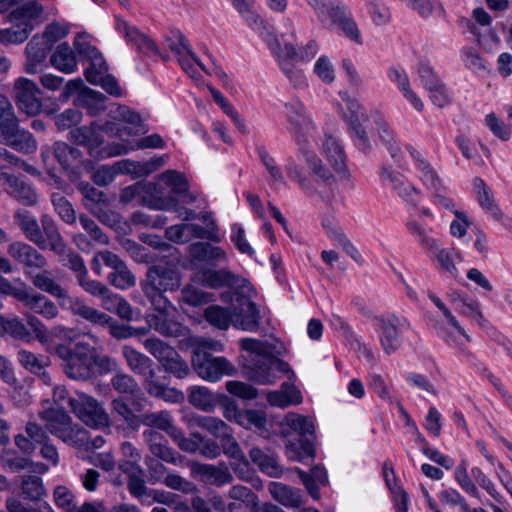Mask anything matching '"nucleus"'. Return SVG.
<instances>
[{"label":"nucleus","instance_id":"f257e3e1","mask_svg":"<svg viewBox=\"0 0 512 512\" xmlns=\"http://www.w3.org/2000/svg\"><path fill=\"white\" fill-rule=\"evenodd\" d=\"M284 108L289 123L288 130L298 145L297 160L308 169L310 177L303 173L296 159L292 157L287 159L286 173L305 194L320 195L324 199L317 186L331 187L336 184V178L317 154L307 146L306 137L314 130V124L300 101L288 102Z\"/></svg>","mask_w":512,"mask_h":512},{"label":"nucleus","instance_id":"f03ea898","mask_svg":"<svg viewBox=\"0 0 512 512\" xmlns=\"http://www.w3.org/2000/svg\"><path fill=\"white\" fill-rule=\"evenodd\" d=\"M190 267H192V244L186 247V255H182L175 249L148 268L141 287L153 307H172V302L165 294L180 289L183 280L182 271Z\"/></svg>","mask_w":512,"mask_h":512},{"label":"nucleus","instance_id":"7ed1b4c3","mask_svg":"<svg viewBox=\"0 0 512 512\" xmlns=\"http://www.w3.org/2000/svg\"><path fill=\"white\" fill-rule=\"evenodd\" d=\"M55 354L62 359L66 376L73 380L87 381L96 375L116 372L119 368L114 358L100 354L96 347L85 341H77L73 347L58 344Z\"/></svg>","mask_w":512,"mask_h":512},{"label":"nucleus","instance_id":"20e7f679","mask_svg":"<svg viewBox=\"0 0 512 512\" xmlns=\"http://www.w3.org/2000/svg\"><path fill=\"white\" fill-rule=\"evenodd\" d=\"M240 346L248 353L243 365L246 377L260 385H272L281 375L294 377L290 365L273 355L274 347L267 341L243 338Z\"/></svg>","mask_w":512,"mask_h":512},{"label":"nucleus","instance_id":"39448f33","mask_svg":"<svg viewBox=\"0 0 512 512\" xmlns=\"http://www.w3.org/2000/svg\"><path fill=\"white\" fill-rule=\"evenodd\" d=\"M152 200L162 202V208H155V211H174L178 217L188 221L191 210L184 205L189 203V182L181 172L177 170H166L159 174L154 181L148 182Z\"/></svg>","mask_w":512,"mask_h":512},{"label":"nucleus","instance_id":"423d86ee","mask_svg":"<svg viewBox=\"0 0 512 512\" xmlns=\"http://www.w3.org/2000/svg\"><path fill=\"white\" fill-rule=\"evenodd\" d=\"M8 255L22 265L25 276L33 286L52 296L63 295L62 286L54 278L48 267V260L32 245L23 241H14L7 247Z\"/></svg>","mask_w":512,"mask_h":512},{"label":"nucleus","instance_id":"0eeeda50","mask_svg":"<svg viewBox=\"0 0 512 512\" xmlns=\"http://www.w3.org/2000/svg\"><path fill=\"white\" fill-rule=\"evenodd\" d=\"M220 242L208 240L194 242V283L209 288L216 280L215 275L226 272L229 262L227 252L217 245Z\"/></svg>","mask_w":512,"mask_h":512},{"label":"nucleus","instance_id":"6e6552de","mask_svg":"<svg viewBox=\"0 0 512 512\" xmlns=\"http://www.w3.org/2000/svg\"><path fill=\"white\" fill-rule=\"evenodd\" d=\"M124 130L125 128H117L110 122H106L99 126L98 123L94 121L89 126H81L70 130L69 140L76 145L87 147L88 152L92 157H114L115 155H110V152L114 150L117 143L103 147L104 139L100 132L102 131L109 136H116L120 140H124Z\"/></svg>","mask_w":512,"mask_h":512},{"label":"nucleus","instance_id":"1a4fd4ad","mask_svg":"<svg viewBox=\"0 0 512 512\" xmlns=\"http://www.w3.org/2000/svg\"><path fill=\"white\" fill-rule=\"evenodd\" d=\"M38 417L45 422V428L49 433L70 446H79L84 442L85 431L63 409H55L52 406L43 408L38 412Z\"/></svg>","mask_w":512,"mask_h":512},{"label":"nucleus","instance_id":"9d476101","mask_svg":"<svg viewBox=\"0 0 512 512\" xmlns=\"http://www.w3.org/2000/svg\"><path fill=\"white\" fill-rule=\"evenodd\" d=\"M216 280L208 289L218 290L224 287L229 288L220 294V299L224 303L231 305H247L254 303L252 298L256 295V290L251 282L239 274L234 273L230 269L215 275Z\"/></svg>","mask_w":512,"mask_h":512},{"label":"nucleus","instance_id":"9b49d317","mask_svg":"<svg viewBox=\"0 0 512 512\" xmlns=\"http://www.w3.org/2000/svg\"><path fill=\"white\" fill-rule=\"evenodd\" d=\"M409 232L419 244L427 251L431 258L437 259L441 268L449 274L456 276L458 270L455 262L461 261V255L454 249L441 248L436 239L429 235V231L415 220H409L406 224Z\"/></svg>","mask_w":512,"mask_h":512},{"label":"nucleus","instance_id":"f8f14e48","mask_svg":"<svg viewBox=\"0 0 512 512\" xmlns=\"http://www.w3.org/2000/svg\"><path fill=\"white\" fill-rule=\"evenodd\" d=\"M42 226L45 235L50 240V247L48 249L54 252L60 261L76 274L77 280L86 275L88 270L83 258L67 247L55 221L50 216L43 215Z\"/></svg>","mask_w":512,"mask_h":512},{"label":"nucleus","instance_id":"ddd939ff","mask_svg":"<svg viewBox=\"0 0 512 512\" xmlns=\"http://www.w3.org/2000/svg\"><path fill=\"white\" fill-rule=\"evenodd\" d=\"M204 340L194 337V371L202 378L211 382H216L223 375H233L234 366L223 357H214L204 352L201 355L200 346Z\"/></svg>","mask_w":512,"mask_h":512},{"label":"nucleus","instance_id":"4468645a","mask_svg":"<svg viewBox=\"0 0 512 512\" xmlns=\"http://www.w3.org/2000/svg\"><path fill=\"white\" fill-rule=\"evenodd\" d=\"M69 408L87 426L96 429L109 426L108 413L92 396L77 393L76 399H69Z\"/></svg>","mask_w":512,"mask_h":512},{"label":"nucleus","instance_id":"2eb2a0df","mask_svg":"<svg viewBox=\"0 0 512 512\" xmlns=\"http://www.w3.org/2000/svg\"><path fill=\"white\" fill-rule=\"evenodd\" d=\"M194 239L221 242L220 227L213 211L208 209V202L202 194H194Z\"/></svg>","mask_w":512,"mask_h":512},{"label":"nucleus","instance_id":"dca6fc26","mask_svg":"<svg viewBox=\"0 0 512 512\" xmlns=\"http://www.w3.org/2000/svg\"><path fill=\"white\" fill-rule=\"evenodd\" d=\"M62 294L63 295H54L53 297L59 299L60 305L71 311L73 315L79 316L86 321L101 327H107V325L111 323V316L87 305L83 299L69 295L67 290L63 287Z\"/></svg>","mask_w":512,"mask_h":512},{"label":"nucleus","instance_id":"f3484780","mask_svg":"<svg viewBox=\"0 0 512 512\" xmlns=\"http://www.w3.org/2000/svg\"><path fill=\"white\" fill-rule=\"evenodd\" d=\"M153 308L154 313L150 314L147 319L152 329L165 337L179 338L189 336L190 330L188 326L170 317L169 310H176L173 304L172 307Z\"/></svg>","mask_w":512,"mask_h":512},{"label":"nucleus","instance_id":"a211bd4d","mask_svg":"<svg viewBox=\"0 0 512 512\" xmlns=\"http://www.w3.org/2000/svg\"><path fill=\"white\" fill-rule=\"evenodd\" d=\"M15 100L18 108L27 115H36L40 112L42 103L39 98L40 90L28 78H19L14 84Z\"/></svg>","mask_w":512,"mask_h":512},{"label":"nucleus","instance_id":"6ab92c4d","mask_svg":"<svg viewBox=\"0 0 512 512\" xmlns=\"http://www.w3.org/2000/svg\"><path fill=\"white\" fill-rule=\"evenodd\" d=\"M49 438V434L41 424L35 420H29L24 431L15 435L14 444L23 455L31 456L36 449Z\"/></svg>","mask_w":512,"mask_h":512},{"label":"nucleus","instance_id":"aec40b11","mask_svg":"<svg viewBox=\"0 0 512 512\" xmlns=\"http://www.w3.org/2000/svg\"><path fill=\"white\" fill-rule=\"evenodd\" d=\"M14 219L30 242L42 250L50 247V240L43 230L42 219L39 224L35 216L25 209H18L15 212Z\"/></svg>","mask_w":512,"mask_h":512},{"label":"nucleus","instance_id":"412c9836","mask_svg":"<svg viewBox=\"0 0 512 512\" xmlns=\"http://www.w3.org/2000/svg\"><path fill=\"white\" fill-rule=\"evenodd\" d=\"M380 330V342L386 354L394 353L401 345L399 337V327H408L409 323L404 318L391 315L389 317H381L378 319Z\"/></svg>","mask_w":512,"mask_h":512},{"label":"nucleus","instance_id":"4be33fe9","mask_svg":"<svg viewBox=\"0 0 512 512\" xmlns=\"http://www.w3.org/2000/svg\"><path fill=\"white\" fill-rule=\"evenodd\" d=\"M117 30L123 34L128 43L133 45L139 52L149 56H161L156 43L147 35L141 33L135 26H131L125 20L117 18Z\"/></svg>","mask_w":512,"mask_h":512},{"label":"nucleus","instance_id":"5701e85b","mask_svg":"<svg viewBox=\"0 0 512 512\" xmlns=\"http://www.w3.org/2000/svg\"><path fill=\"white\" fill-rule=\"evenodd\" d=\"M166 46L174 53L179 65L188 75L192 72V51L188 38L178 29H171L165 37Z\"/></svg>","mask_w":512,"mask_h":512},{"label":"nucleus","instance_id":"b1692460","mask_svg":"<svg viewBox=\"0 0 512 512\" xmlns=\"http://www.w3.org/2000/svg\"><path fill=\"white\" fill-rule=\"evenodd\" d=\"M234 9L241 15L246 24L256 31L263 39L272 34V27L255 10V0H230Z\"/></svg>","mask_w":512,"mask_h":512},{"label":"nucleus","instance_id":"393cba45","mask_svg":"<svg viewBox=\"0 0 512 512\" xmlns=\"http://www.w3.org/2000/svg\"><path fill=\"white\" fill-rule=\"evenodd\" d=\"M194 474L203 483L216 487L230 484L234 479L225 462H219L218 465L194 462Z\"/></svg>","mask_w":512,"mask_h":512},{"label":"nucleus","instance_id":"a878e982","mask_svg":"<svg viewBox=\"0 0 512 512\" xmlns=\"http://www.w3.org/2000/svg\"><path fill=\"white\" fill-rule=\"evenodd\" d=\"M53 155L63 169L67 170L80 162L82 153L66 142L56 141L52 146H43L41 149V158L47 164L49 157Z\"/></svg>","mask_w":512,"mask_h":512},{"label":"nucleus","instance_id":"bb28decb","mask_svg":"<svg viewBox=\"0 0 512 512\" xmlns=\"http://www.w3.org/2000/svg\"><path fill=\"white\" fill-rule=\"evenodd\" d=\"M232 325L243 331L256 332L260 325V310L257 304L231 305Z\"/></svg>","mask_w":512,"mask_h":512},{"label":"nucleus","instance_id":"cd10ccee","mask_svg":"<svg viewBox=\"0 0 512 512\" xmlns=\"http://www.w3.org/2000/svg\"><path fill=\"white\" fill-rule=\"evenodd\" d=\"M42 13V5L33 1L28 2L10 13V22L20 29H28L27 33L30 34L34 27L41 22Z\"/></svg>","mask_w":512,"mask_h":512},{"label":"nucleus","instance_id":"c85d7f7f","mask_svg":"<svg viewBox=\"0 0 512 512\" xmlns=\"http://www.w3.org/2000/svg\"><path fill=\"white\" fill-rule=\"evenodd\" d=\"M19 301L25 307L43 316L45 319L51 320L58 316L59 312L55 303L45 295L33 292L30 288H26L24 294L20 295Z\"/></svg>","mask_w":512,"mask_h":512},{"label":"nucleus","instance_id":"c756f323","mask_svg":"<svg viewBox=\"0 0 512 512\" xmlns=\"http://www.w3.org/2000/svg\"><path fill=\"white\" fill-rule=\"evenodd\" d=\"M7 184V193L26 206H34L38 201L35 189L23 178L11 174H3Z\"/></svg>","mask_w":512,"mask_h":512},{"label":"nucleus","instance_id":"7c9ffc66","mask_svg":"<svg viewBox=\"0 0 512 512\" xmlns=\"http://www.w3.org/2000/svg\"><path fill=\"white\" fill-rule=\"evenodd\" d=\"M132 201H137L139 205L147 207L151 210H155V208H162V202L152 200L151 192L148 188V182H138L122 189L120 194V202L123 204H128Z\"/></svg>","mask_w":512,"mask_h":512},{"label":"nucleus","instance_id":"2f4dec72","mask_svg":"<svg viewBox=\"0 0 512 512\" xmlns=\"http://www.w3.org/2000/svg\"><path fill=\"white\" fill-rule=\"evenodd\" d=\"M105 265L113 269V272L108 276L111 285L118 289H128L134 286L135 276L118 255L108 256L105 259Z\"/></svg>","mask_w":512,"mask_h":512},{"label":"nucleus","instance_id":"473e14b6","mask_svg":"<svg viewBox=\"0 0 512 512\" xmlns=\"http://www.w3.org/2000/svg\"><path fill=\"white\" fill-rule=\"evenodd\" d=\"M472 186L480 207L495 220H501L503 213L495 200L491 188L481 177H474Z\"/></svg>","mask_w":512,"mask_h":512},{"label":"nucleus","instance_id":"72a5a7b5","mask_svg":"<svg viewBox=\"0 0 512 512\" xmlns=\"http://www.w3.org/2000/svg\"><path fill=\"white\" fill-rule=\"evenodd\" d=\"M381 176L391 185L392 189L396 191L402 199L408 203L416 204L414 195L418 194L419 191L406 179L404 175L400 172L384 167L382 168Z\"/></svg>","mask_w":512,"mask_h":512},{"label":"nucleus","instance_id":"f704fd0d","mask_svg":"<svg viewBox=\"0 0 512 512\" xmlns=\"http://www.w3.org/2000/svg\"><path fill=\"white\" fill-rule=\"evenodd\" d=\"M51 49L52 46L45 40V37L35 35L26 46L28 58L26 71L30 74L36 73L38 65L46 60Z\"/></svg>","mask_w":512,"mask_h":512},{"label":"nucleus","instance_id":"c9c22d12","mask_svg":"<svg viewBox=\"0 0 512 512\" xmlns=\"http://www.w3.org/2000/svg\"><path fill=\"white\" fill-rule=\"evenodd\" d=\"M8 146L23 154H32L36 152L38 143L33 134L25 129H21L19 124L10 133L2 136Z\"/></svg>","mask_w":512,"mask_h":512},{"label":"nucleus","instance_id":"e433bc0d","mask_svg":"<svg viewBox=\"0 0 512 512\" xmlns=\"http://www.w3.org/2000/svg\"><path fill=\"white\" fill-rule=\"evenodd\" d=\"M266 399L272 406L286 408L290 405H297L302 402L300 390L292 383L284 382L280 389L267 393Z\"/></svg>","mask_w":512,"mask_h":512},{"label":"nucleus","instance_id":"4c0bfd02","mask_svg":"<svg viewBox=\"0 0 512 512\" xmlns=\"http://www.w3.org/2000/svg\"><path fill=\"white\" fill-rule=\"evenodd\" d=\"M367 121V115L364 113L363 108L359 106H357L356 111H352L348 119V125L351 131V135L354 138L355 145L364 153H367L371 147L366 130L363 126V124Z\"/></svg>","mask_w":512,"mask_h":512},{"label":"nucleus","instance_id":"58836bf2","mask_svg":"<svg viewBox=\"0 0 512 512\" xmlns=\"http://www.w3.org/2000/svg\"><path fill=\"white\" fill-rule=\"evenodd\" d=\"M165 146V141L159 134H151L146 137H143L139 140H129L128 138H124L121 140V143H117L114 147V150L110 152V155H122L127 154L136 149H144V148H163Z\"/></svg>","mask_w":512,"mask_h":512},{"label":"nucleus","instance_id":"ea45409f","mask_svg":"<svg viewBox=\"0 0 512 512\" xmlns=\"http://www.w3.org/2000/svg\"><path fill=\"white\" fill-rule=\"evenodd\" d=\"M139 166L134 162L125 161L118 162L112 166L103 165L99 167L92 175V180L99 186H107L114 181L115 176L123 171L128 173L136 172V167Z\"/></svg>","mask_w":512,"mask_h":512},{"label":"nucleus","instance_id":"a19ab883","mask_svg":"<svg viewBox=\"0 0 512 512\" xmlns=\"http://www.w3.org/2000/svg\"><path fill=\"white\" fill-rule=\"evenodd\" d=\"M269 492L277 502L286 507L298 508L303 503L300 490L280 482H271Z\"/></svg>","mask_w":512,"mask_h":512},{"label":"nucleus","instance_id":"79ce46f5","mask_svg":"<svg viewBox=\"0 0 512 512\" xmlns=\"http://www.w3.org/2000/svg\"><path fill=\"white\" fill-rule=\"evenodd\" d=\"M50 62L54 68L66 74L74 73L77 70V60L74 51L66 42L57 46L50 58Z\"/></svg>","mask_w":512,"mask_h":512},{"label":"nucleus","instance_id":"37998d69","mask_svg":"<svg viewBox=\"0 0 512 512\" xmlns=\"http://www.w3.org/2000/svg\"><path fill=\"white\" fill-rule=\"evenodd\" d=\"M106 96L99 91L84 88L78 95L76 103L78 106L85 108L91 116H97L106 110Z\"/></svg>","mask_w":512,"mask_h":512},{"label":"nucleus","instance_id":"c03bdc74","mask_svg":"<svg viewBox=\"0 0 512 512\" xmlns=\"http://www.w3.org/2000/svg\"><path fill=\"white\" fill-rule=\"evenodd\" d=\"M295 472L298 474L312 498L318 499L320 497V493L317 484L325 485L327 483L328 478L326 470L317 465L311 469L310 473H307L300 468H295Z\"/></svg>","mask_w":512,"mask_h":512},{"label":"nucleus","instance_id":"a18cd8bd","mask_svg":"<svg viewBox=\"0 0 512 512\" xmlns=\"http://www.w3.org/2000/svg\"><path fill=\"white\" fill-rule=\"evenodd\" d=\"M251 461L259 467V469L270 477L278 478L282 474L276 457L273 454H267L258 447H253L249 451Z\"/></svg>","mask_w":512,"mask_h":512},{"label":"nucleus","instance_id":"49530a36","mask_svg":"<svg viewBox=\"0 0 512 512\" xmlns=\"http://www.w3.org/2000/svg\"><path fill=\"white\" fill-rule=\"evenodd\" d=\"M287 457L292 461L306 462L315 456L314 440L311 438L297 439L286 444Z\"/></svg>","mask_w":512,"mask_h":512},{"label":"nucleus","instance_id":"de8ad7c7","mask_svg":"<svg viewBox=\"0 0 512 512\" xmlns=\"http://www.w3.org/2000/svg\"><path fill=\"white\" fill-rule=\"evenodd\" d=\"M203 318L211 326L219 330H228L232 325L231 306L223 307L212 304L204 309Z\"/></svg>","mask_w":512,"mask_h":512},{"label":"nucleus","instance_id":"09e8293b","mask_svg":"<svg viewBox=\"0 0 512 512\" xmlns=\"http://www.w3.org/2000/svg\"><path fill=\"white\" fill-rule=\"evenodd\" d=\"M122 355L126 360L127 366L136 374L146 375L152 369V360L130 346L125 345L122 347Z\"/></svg>","mask_w":512,"mask_h":512},{"label":"nucleus","instance_id":"8fccbe9b","mask_svg":"<svg viewBox=\"0 0 512 512\" xmlns=\"http://www.w3.org/2000/svg\"><path fill=\"white\" fill-rule=\"evenodd\" d=\"M19 124V119L9 98L0 93V142L4 134L10 133Z\"/></svg>","mask_w":512,"mask_h":512},{"label":"nucleus","instance_id":"3c124183","mask_svg":"<svg viewBox=\"0 0 512 512\" xmlns=\"http://www.w3.org/2000/svg\"><path fill=\"white\" fill-rule=\"evenodd\" d=\"M323 152L337 172L345 168L346 155L343 146L332 135H326L323 143Z\"/></svg>","mask_w":512,"mask_h":512},{"label":"nucleus","instance_id":"603ef678","mask_svg":"<svg viewBox=\"0 0 512 512\" xmlns=\"http://www.w3.org/2000/svg\"><path fill=\"white\" fill-rule=\"evenodd\" d=\"M117 117L126 124L132 125V127H128L124 124L110 122L111 124H114L117 128H125L124 138H128V136L130 135H137L143 131L140 115L134 112L133 110L129 109L128 107H119L117 111Z\"/></svg>","mask_w":512,"mask_h":512},{"label":"nucleus","instance_id":"864d4df0","mask_svg":"<svg viewBox=\"0 0 512 512\" xmlns=\"http://www.w3.org/2000/svg\"><path fill=\"white\" fill-rule=\"evenodd\" d=\"M78 190L83 195L85 207L92 213L97 212V209L107 206L106 195L90 185L87 182H80L77 186Z\"/></svg>","mask_w":512,"mask_h":512},{"label":"nucleus","instance_id":"5fc2aeb1","mask_svg":"<svg viewBox=\"0 0 512 512\" xmlns=\"http://www.w3.org/2000/svg\"><path fill=\"white\" fill-rule=\"evenodd\" d=\"M111 409L125 424L132 430H138V417L128 402L122 397L118 396L111 402Z\"/></svg>","mask_w":512,"mask_h":512},{"label":"nucleus","instance_id":"6e6d98bb","mask_svg":"<svg viewBox=\"0 0 512 512\" xmlns=\"http://www.w3.org/2000/svg\"><path fill=\"white\" fill-rule=\"evenodd\" d=\"M286 424L298 433V439L311 438L314 440V425L309 417L289 413L285 418Z\"/></svg>","mask_w":512,"mask_h":512},{"label":"nucleus","instance_id":"4d7b16f0","mask_svg":"<svg viewBox=\"0 0 512 512\" xmlns=\"http://www.w3.org/2000/svg\"><path fill=\"white\" fill-rule=\"evenodd\" d=\"M21 490L23 496L30 501H39L46 495L42 479L35 475H26L22 478Z\"/></svg>","mask_w":512,"mask_h":512},{"label":"nucleus","instance_id":"13d9d810","mask_svg":"<svg viewBox=\"0 0 512 512\" xmlns=\"http://www.w3.org/2000/svg\"><path fill=\"white\" fill-rule=\"evenodd\" d=\"M269 47L277 57L280 67L299 61V50L291 43L280 45L277 40H274L273 42L269 41Z\"/></svg>","mask_w":512,"mask_h":512},{"label":"nucleus","instance_id":"bf43d9fd","mask_svg":"<svg viewBox=\"0 0 512 512\" xmlns=\"http://www.w3.org/2000/svg\"><path fill=\"white\" fill-rule=\"evenodd\" d=\"M90 64L85 69L86 80L91 84H98L102 77L107 74V64L102 54L96 50L95 55L89 57Z\"/></svg>","mask_w":512,"mask_h":512},{"label":"nucleus","instance_id":"052dcab7","mask_svg":"<svg viewBox=\"0 0 512 512\" xmlns=\"http://www.w3.org/2000/svg\"><path fill=\"white\" fill-rule=\"evenodd\" d=\"M17 359L26 370L33 374L41 372L48 365V357L36 355L24 349L18 351Z\"/></svg>","mask_w":512,"mask_h":512},{"label":"nucleus","instance_id":"680f3d73","mask_svg":"<svg viewBox=\"0 0 512 512\" xmlns=\"http://www.w3.org/2000/svg\"><path fill=\"white\" fill-rule=\"evenodd\" d=\"M143 346L147 352L155 357L159 363H163L170 355H175V349L157 337L144 340Z\"/></svg>","mask_w":512,"mask_h":512},{"label":"nucleus","instance_id":"e2e57ef3","mask_svg":"<svg viewBox=\"0 0 512 512\" xmlns=\"http://www.w3.org/2000/svg\"><path fill=\"white\" fill-rule=\"evenodd\" d=\"M194 423L220 439L223 436H228V433H232V429L219 418L194 416Z\"/></svg>","mask_w":512,"mask_h":512},{"label":"nucleus","instance_id":"0e129e2a","mask_svg":"<svg viewBox=\"0 0 512 512\" xmlns=\"http://www.w3.org/2000/svg\"><path fill=\"white\" fill-rule=\"evenodd\" d=\"M110 383L112 388L120 394L133 396L140 391L137 381L126 373H116Z\"/></svg>","mask_w":512,"mask_h":512},{"label":"nucleus","instance_id":"69168bd1","mask_svg":"<svg viewBox=\"0 0 512 512\" xmlns=\"http://www.w3.org/2000/svg\"><path fill=\"white\" fill-rule=\"evenodd\" d=\"M220 447L221 451H223L227 457L239 461L240 465L245 468L248 467V460L246 459L245 454L242 452L238 442L232 436V433H228V436H223L221 438Z\"/></svg>","mask_w":512,"mask_h":512},{"label":"nucleus","instance_id":"338daca9","mask_svg":"<svg viewBox=\"0 0 512 512\" xmlns=\"http://www.w3.org/2000/svg\"><path fill=\"white\" fill-rule=\"evenodd\" d=\"M171 424V419L167 412L146 413L138 417V429L141 425L150 427L149 429H158L166 431Z\"/></svg>","mask_w":512,"mask_h":512},{"label":"nucleus","instance_id":"774afa93","mask_svg":"<svg viewBox=\"0 0 512 512\" xmlns=\"http://www.w3.org/2000/svg\"><path fill=\"white\" fill-rule=\"evenodd\" d=\"M194 452H199L208 459H215L221 454V447L212 439L194 432Z\"/></svg>","mask_w":512,"mask_h":512}]
</instances>
